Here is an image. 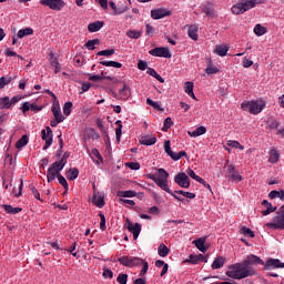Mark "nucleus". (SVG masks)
I'll list each match as a JSON object with an SVG mask.
<instances>
[{"label":"nucleus","instance_id":"1","mask_svg":"<svg viewBox=\"0 0 284 284\" xmlns=\"http://www.w3.org/2000/svg\"><path fill=\"white\" fill-rule=\"evenodd\" d=\"M252 265H265V262H263L261 257L251 254L242 263H235L229 266L226 276L234 278L235 281L247 278V276H254L256 270H254Z\"/></svg>","mask_w":284,"mask_h":284},{"label":"nucleus","instance_id":"2","mask_svg":"<svg viewBox=\"0 0 284 284\" xmlns=\"http://www.w3.org/2000/svg\"><path fill=\"white\" fill-rule=\"evenodd\" d=\"M158 182H159V187L166 192L168 194H171L173 199H176V201H183V197H180L179 195L174 194V191H172L168 184V179H170V173L165 171V169H158Z\"/></svg>","mask_w":284,"mask_h":284},{"label":"nucleus","instance_id":"3","mask_svg":"<svg viewBox=\"0 0 284 284\" xmlns=\"http://www.w3.org/2000/svg\"><path fill=\"white\" fill-rule=\"evenodd\" d=\"M266 227L271 230H284V205H282L276 215L273 217V222L266 223Z\"/></svg>","mask_w":284,"mask_h":284},{"label":"nucleus","instance_id":"4","mask_svg":"<svg viewBox=\"0 0 284 284\" xmlns=\"http://www.w3.org/2000/svg\"><path fill=\"white\" fill-rule=\"evenodd\" d=\"M65 168L64 162L55 161L47 171V181L52 183L57 175L61 174V171Z\"/></svg>","mask_w":284,"mask_h":284},{"label":"nucleus","instance_id":"5","mask_svg":"<svg viewBox=\"0 0 284 284\" xmlns=\"http://www.w3.org/2000/svg\"><path fill=\"white\" fill-rule=\"evenodd\" d=\"M263 102L257 100L243 102L241 104L242 110H244V112H250V114H261V112H263Z\"/></svg>","mask_w":284,"mask_h":284},{"label":"nucleus","instance_id":"6","mask_svg":"<svg viewBox=\"0 0 284 284\" xmlns=\"http://www.w3.org/2000/svg\"><path fill=\"white\" fill-rule=\"evenodd\" d=\"M254 8V2L252 0H242L231 8L233 14H243L247 12V10H252Z\"/></svg>","mask_w":284,"mask_h":284},{"label":"nucleus","instance_id":"7","mask_svg":"<svg viewBox=\"0 0 284 284\" xmlns=\"http://www.w3.org/2000/svg\"><path fill=\"white\" fill-rule=\"evenodd\" d=\"M118 263L124 267H139L143 263L141 257L121 256L118 258Z\"/></svg>","mask_w":284,"mask_h":284},{"label":"nucleus","instance_id":"8","mask_svg":"<svg viewBox=\"0 0 284 284\" xmlns=\"http://www.w3.org/2000/svg\"><path fill=\"white\" fill-rule=\"evenodd\" d=\"M40 6H45L50 10L61 12L65 8V2L63 0H40Z\"/></svg>","mask_w":284,"mask_h":284},{"label":"nucleus","instance_id":"9","mask_svg":"<svg viewBox=\"0 0 284 284\" xmlns=\"http://www.w3.org/2000/svg\"><path fill=\"white\" fill-rule=\"evenodd\" d=\"M151 57H160L163 59H172V53H170V49L168 47H156L149 51Z\"/></svg>","mask_w":284,"mask_h":284},{"label":"nucleus","instance_id":"10","mask_svg":"<svg viewBox=\"0 0 284 284\" xmlns=\"http://www.w3.org/2000/svg\"><path fill=\"white\" fill-rule=\"evenodd\" d=\"M53 136H54V134L50 126H47L45 129H43L41 131V139H42V141H45L43 150H48V148H50V145H52Z\"/></svg>","mask_w":284,"mask_h":284},{"label":"nucleus","instance_id":"11","mask_svg":"<svg viewBox=\"0 0 284 284\" xmlns=\"http://www.w3.org/2000/svg\"><path fill=\"white\" fill-rule=\"evenodd\" d=\"M172 16V11L168 10L165 8H159L151 10V18L155 21H159V19H165V17Z\"/></svg>","mask_w":284,"mask_h":284},{"label":"nucleus","instance_id":"12","mask_svg":"<svg viewBox=\"0 0 284 284\" xmlns=\"http://www.w3.org/2000/svg\"><path fill=\"white\" fill-rule=\"evenodd\" d=\"M174 181L176 185H179L180 187H184V189L190 187V176H187V174H185L184 172L178 173L174 176Z\"/></svg>","mask_w":284,"mask_h":284},{"label":"nucleus","instance_id":"13","mask_svg":"<svg viewBox=\"0 0 284 284\" xmlns=\"http://www.w3.org/2000/svg\"><path fill=\"white\" fill-rule=\"evenodd\" d=\"M92 203L97 205L100 210L105 207V193L94 192Z\"/></svg>","mask_w":284,"mask_h":284},{"label":"nucleus","instance_id":"14","mask_svg":"<svg viewBox=\"0 0 284 284\" xmlns=\"http://www.w3.org/2000/svg\"><path fill=\"white\" fill-rule=\"evenodd\" d=\"M226 175L231 179V181H236V183H241V181H243V176L239 174V171H236L232 164L227 166Z\"/></svg>","mask_w":284,"mask_h":284},{"label":"nucleus","instance_id":"15","mask_svg":"<svg viewBox=\"0 0 284 284\" xmlns=\"http://www.w3.org/2000/svg\"><path fill=\"white\" fill-rule=\"evenodd\" d=\"M126 229L129 230V232H131V234H133L134 241H136V239H139V234H141V224H132L130 220H126Z\"/></svg>","mask_w":284,"mask_h":284},{"label":"nucleus","instance_id":"16","mask_svg":"<svg viewBox=\"0 0 284 284\" xmlns=\"http://www.w3.org/2000/svg\"><path fill=\"white\" fill-rule=\"evenodd\" d=\"M265 270H272L278 268V267H284V263L281 262L278 258H268L266 263L264 264Z\"/></svg>","mask_w":284,"mask_h":284},{"label":"nucleus","instance_id":"17","mask_svg":"<svg viewBox=\"0 0 284 284\" xmlns=\"http://www.w3.org/2000/svg\"><path fill=\"white\" fill-rule=\"evenodd\" d=\"M51 111L54 119H58L59 121H65L63 113H61V105H59V102H53Z\"/></svg>","mask_w":284,"mask_h":284},{"label":"nucleus","instance_id":"18","mask_svg":"<svg viewBox=\"0 0 284 284\" xmlns=\"http://www.w3.org/2000/svg\"><path fill=\"white\" fill-rule=\"evenodd\" d=\"M262 207L265 209L262 211L263 216H267L272 214V212H276V207H273L272 203H270L267 200L262 202Z\"/></svg>","mask_w":284,"mask_h":284},{"label":"nucleus","instance_id":"19","mask_svg":"<svg viewBox=\"0 0 284 284\" xmlns=\"http://www.w3.org/2000/svg\"><path fill=\"white\" fill-rule=\"evenodd\" d=\"M187 37L193 41H199V27L196 24H192L189 27Z\"/></svg>","mask_w":284,"mask_h":284},{"label":"nucleus","instance_id":"20","mask_svg":"<svg viewBox=\"0 0 284 284\" xmlns=\"http://www.w3.org/2000/svg\"><path fill=\"white\" fill-rule=\"evenodd\" d=\"M205 132H207V129L205 126H199L194 131H187V134L189 136L196 139V136H203Z\"/></svg>","mask_w":284,"mask_h":284},{"label":"nucleus","instance_id":"21","mask_svg":"<svg viewBox=\"0 0 284 284\" xmlns=\"http://www.w3.org/2000/svg\"><path fill=\"white\" fill-rule=\"evenodd\" d=\"M103 26H105V22H103V21L91 22L88 26V30H89V32H99V30H101V28H103Z\"/></svg>","mask_w":284,"mask_h":284},{"label":"nucleus","instance_id":"22","mask_svg":"<svg viewBox=\"0 0 284 284\" xmlns=\"http://www.w3.org/2000/svg\"><path fill=\"white\" fill-rule=\"evenodd\" d=\"M119 94L122 101H128V99H130V87L124 83L123 87L119 90Z\"/></svg>","mask_w":284,"mask_h":284},{"label":"nucleus","instance_id":"23","mask_svg":"<svg viewBox=\"0 0 284 284\" xmlns=\"http://www.w3.org/2000/svg\"><path fill=\"white\" fill-rule=\"evenodd\" d=\"M51 57V65L54 68V74H59L61 72V63H59V58L54 57V53H50Z\"/></svg>","mask_w":284,"mask_h":284},{"label":"nucleus","instance_id":"24","mask_svg":"<svg viewBox=\"0 0 284 284\" xmlns=\"http://www.w3.org/2000/svg\"><path fill=\"white\" fill-rule=\"evenodd\" d=\"M154 143H156V135L142 136V140H141L142 145H154Z\"/></svg>","mask_w":284,"mask_h":284},{"label":"nucleus","instance_id":"25","mask_svg":"<svg viewBox=\"0 0 284 284\" xmlns=\"http://www.w3.org/2000/svg\"><path fill=\"white\" fill-rule=\"evenodd\" d=\"M223 265H225V257L219 256L213 261L211 267H212V270H221V267H223Z\"/></svg>","mask_w":284,"mask_h":284},{"label":"nucleus","instance_id":"26","mask_svg":"<svg viewBox=\"0 0 284 284\" xmlns=\"http://www.w3.org/2000/svg\"><path fill=\"white\" fill-rule=\"evenodd\" d=\"M116 196L120 199H133V196H136V192L129 190V191H118Z\"/></svg>","mask_w":284,"mask_h":284},{"label":"nucleus","instance_id":"27","mask_svg":"<svg viewBox=\"0 0 284 284\" xmlns=\"http://www.w3.org/2000/svg\"><path fill=\"white\" fill-rule=\"evenodd\" d=\"M195 247H197V250H200V252H203V254H205V252H207V247H205V239L200 237L195 241H193Z\"/></svg>","mask_w":284,"mask_h":284},{"label":"nucleus","instance_id":"28","mask_svg":"<svg viewBox=\"0 0 284 284\" xmlns=\"http://www.w3.org/2000/svg\"><path fill=\"white\" fill-rule=\"evenodd\" d=\"M12 102L9 97L0 98V110H10Z\"/></svg>","mask_w":284,"mask_h":284},{"label":"nucleus","instance_id":"29","mask_svg":"<svg viewBox=\"0 0 284 284\" xmlns=\"http://www.w3.org/2000/svg\"><path fill=\"white\" fill-rule=\"evenodd\" d=\"M4 212H7V214H19V212H22L23 209L21 207H14L12 205H8V204H3L2 205Z\"/></svg>","mask_w":284,"mask_h":284},{"label":"nucleus","instance_id":"30","mask_svg":"<svg viewBox=\"0 0 284 284\" xmlns=\"http://www.w3.org/2000/svg\"><path fill=\"white\" fill-rule=\"evenodd\" d=\"M146 74H150V77H153V78L156 79V81H159L160 83H165V80L163 79V77H161V74H159V73L156 72V70H154V69H152V68H148Z\"/></svg>","mask_w":284,"mask_h":284},{"label":"nucleus","instance_id":"31","mask_svg":"<svg viewBox=\"0 0 284 284\" xmlns=\"http://www.w3.org/2000/svg\"><path fill=\"white\" fill-rule=\"evenodd\" d=\"M268 154H270V158H268L270 163H278V159H281V155L278 154V150L272 149Z\"/></svg>","mask_w":284,"mask_h":284},{"label":"nucleus","instance_id":"32","mask_svg":"<svg viewBox=\"0 0 284 284\" xmlns=\"http://www.w3.org/2000/svg\"><path fill=\"white\" fill-rule=\"evenodd\" d=\"M67 179H68V181H75V179H79V169H77V168L70 169L67 172Z\"/></svg>","mask_w":284,"mask_h":284},{"label":"nucleus","instance_id":"33","mask_svg":"<svg viewBox=\"0 0 284 284\" xmlns=\"http://www.w3.org/2000/svg\"><path fill=\"white\" fill-rule=\"evenodd\" d=\"M158 254L159 256H161L162 258H165V256H168V254H170V248L164 244H160V246L158 247Z\"/></svg>","mask_w":284,"mask_h":284},{"label":"nucleus","instance_id":"34","mask_svg":"<svg viewBox=\"0 0 284 284\" xmlns=\"http://www.w3.org/2000/svg\"><path fill=\"white\" fill-rule=\"evenodd\" d=\"M34 34V30L32 28H26L18 31V39H23V37H30Z\"/></svg>","mask_w":284,"mask_h":284},{"label":"nucleus","instance_id":"35","mask_svg":"<svg viewBox=\"0 0 284 284\" xmlns=\"http://www.w3.org/2000/svg\"><path fill=\"white\" fill-rule=\"evenodd\" d=\"M115 125H118V128L115 130V136H116V141L119 143V142H121V135L123 134V123L121 122V120H118L115 122Z\"/></svg>","mask_w":284,"mask_h":284},{"label":"nucleus","instance_id":"36","mask_svg":"<svg viewBox=\"0 0 284 284\" xmlns=\"http://www.w3.org/2000/svg\"><path fill=\"white\" fill-rule=\"evenodd\" d=\"M29 138L27 134L22 135L21 139L16 143L17 150H21V148H26L28 145Z\"/></svg>","mask_w":284,"mask_h":284},{"label":"nucleus","instance_id":"37","mask_svg":"<svg viewBox=\"0 0 284 284\" xmlns=\"http://www.w3.org/2000/svg\"><path fill=\"white\" fill-rule=\"evenodd\" d=\"M230 50V48H227V45H217L215 48V53L219 57H225L227 54V51Z\"/></svg>","mask_w":284,"mask_h":284},{"label":"nucleus","instance_id":"38","mask_svg":"<svg viewBox=\"0 0 284 284\" xmlns=\"http://www.w3.org/2000/svg\"><path fill=\"white\" fill-rule=\"evenodd\" d=\"M100 63L105 68H123V64L116 61H101Z\"/></svg>","mask_w":284,"mask_h":284},{"label":"nucleus","instance_id":"39","mask_svg":"<svg viewBox=\"0 0 284 284\" xmlns=\"http://www.w3.org/2000/svg\"><path fill=\"white\" fill-rule=\"evenodd\" d=\"M254 32H255L256 37H263V34L267 33V29L261 24H256L254 27Z\"/></svg>","mask_w":284,"mask_h":284},{"label":"nucleus","instance_id":"40","mask_svg":"<svg viewBox=\"0 0 284 284\" xmlns=\"http://www.w3.org/2000/svg\"><path fill=\"white\" fill-rule=\"evenodd\" d=\"M142 34H143L142 31H136V30L126 31V37H129V39H141Z\"/></svg>","mask_w":284,"mask_h":284},{"label":"nucleus","instance_id":"41","mask_svg":"<svg viewBox=\"0 0 284 284\" xmlns=\"http://www.w3.org/2000/svg\"><path fill=\"white\" fill-rule=\"evenodd\" d=\"M99 43H101L99 39L89 40L84 44V48H87V50H94V45H99Z\"/></svg>","mask_w":284,"mask_h":284},{"label":"nucleus","instance_id":"42","mask_svg":"<svg viewBox=\"0 0 284 284\" xmlns=\"http://www.w3.org/2000/svg\"><path fill=\"white\" fill-rule=\"evenodd\" d=\"M63 134L60 132V134L58 135V139H59V150L57 151V156L58 159H61V154H63Z\"/></svg>","mask_w":284,"mask_h":284},{"label":"nucleus","instance_id":"43","mask_svg":"<svg viewBox=\"0 0 284 284\" xmlns=\"http://www.w3.org/2000/svg\"><path fill=\"white\" fill-rule=\"evenodd\" d=\"M227 145L230 148H235L236 150H245V146H243V144H241L239 141L230 140Z\"/></svg>","mask_w":284,"mask_h":284},{"label":"nucleus","instance_id":"44","mask_svg":"<svg viewBox=\"0 0 284 284\" xmlns=\"http://www.w3.org/2000/svg\"><path fill=\"white\" fill-rule=\"evenodd\" d=\"M240 234H243L244 236H250V239H254V233H253V231H251L248 227H246V226H243V227H241V230H240Z\"/></svg>","mask_w":284,"mask_h":284},{"label":"nucleus","instance_id":"45","mask_svg":"<svg viewBox=\"0 0 284 284\" xmlns=\"http://www.w3.org/2000/svg\"><path fill=\"white\" fill-rule=\"evenodd\" d=\"M71 112H72V102H70V101L65 102L63 105V114L65 116H70Z\"/></svg>","mask_w":284,"mask_h":284},{"label":"nucleus","instance_id":"46","mask_svg":"<svg viewBox=\"0 0 284 284\" xmlns=\"http://www.w3.org/2000/svg\"><path fill=\"white\" fill-rule=\"evenodd\" d=\"M29 190H30V192H32L34 199H37L38 201H43V200H41V194L39 193V190H37V187L34 185L30 184Z\"/></svg>","mask_w":284,"mask_h":284},{"label":"nucleus","instance_id":"47","mask_svg":"<svg viewBox=\"0 0 284 284\" xmlns=\"http://www.w3.org/2000/svg\"><path fill=\"white\" fill-rule=\"evenodd\" d=\"M55 178L58 179L60 185H62L64 190H68V180H65V178L61 173L55 175Z\"/></svg>","mask_w":284,"mask_h":284},{"label":"nucleus","instance_id":"48","mask_svg":"<svg viewBox=\"0 0 284 284\" xmlns=\"http://www.w3.org/2000/svg\"><path fill=\"white\" fill-rule=\"evenodd\" d=\"M186 173H187V175H189L191 179H193L194 181H201V182H203V178L196 175V173L194 172V170L187 169Z\"/></svg>","mask_w":284,"mask_h":284},{"label":"nucleus","instance_id":"49","mask_svg":"<svg viewBox=\"0 0 284 284\" xmlns=\"http://www.w3.org/2000/svg\"><path fill=\"white\" fill-rule=\"evenodd\" d=\"M146 104H148V105H151V108H154V110H159V111L163 110V109L161 108V104H159V102H155V101H153V100L150 99V98L146 99Z\"/></svg>","mask_w":284,"mask_h":284},{"label":"nucleus","instance_id":"50","mask_svg":"<svg viewBox=\"0 0 284 284\" xmlns=\"http://www.w3.org/2000/svg\"><path fill=\"white\" fill-rule=\"evenodd\" d=\"M184 92L192 94V92H194V82H185Z\"/></svg>","mask_w":284,"mask_h":284},{"label":"nucleus","instance_id":"51","mask_svg":"<svg viewBox=\"0 0 284 284\" xmlns=\"http://www.w3.org/2000/svg\"><path fill=\"white\" fill-rule=\"evenodd\" d=\"M114 49H106L98 52V57H112Z\"/></svg>","mask_w":284,"mask_h":284},{"label":"nucleus","instance_id":"52","mask_svg":"<svg viewBox=\"0 0 284 284\" xmlns=\"http://www.w3.org/2000/svg\"><path fill=\"white\" fill-rule=\"evenodd\" d=\"M100 216V230L102 232H105V230H108V227L105 226V215L103 213H99Z\"/></svg>","mask_w":284,"mask_h":284},{"label":"nucleus","instance_id":"53","mask_svg":"<svg viewBox=\"0 0 284 284\" xmlns=\"http://www.w3.org/2000/svg\"><path fill=\"white\" fill-rule=\"evenodd\" d=\"M97 128H99V130L103 133V134H108V129H105V125H103V120L98 119L97 120Z\"/></svg>","mask_w":284,"mask_h":284},{"label":"nucleus","instance_id":"54","mask_svg":"<svg viewBox=\"0 0 284 284\" xmlns=\"http://www.w3.org/2000/svg\"><path fill=\"white\" fill-rule=\"evenodd\" d=\"M202 12L207 17H214V9L212 7H203Z\"/></svg>","mask_w":284,"mask_h":284},{"label":"nucleus","instance_id":"55","mask_svg":"<svg viewBox=\"0 0 284 284\" xmlns=\"http://www.w3.org/2000/svg\"><path fill=\"white\" fill-rule=\"evenodd\" d=\"M116 281L119 284H128V274L120 273Z\"/></svg>","mask_w":284,"mask_h":284},{"label":"nucleus","instance_id":"56","mask_svg":"<svg viewBox=\"0 0 284 284\" xmlns=\"http://www.w3.org/2000/svg\"><path fill=\"white\" fill-rule=\"evenodd\" d=\"M102 276L104 278H114V272H112L110 268H103Z\"/></svg>","mask_w":284,"mask_h":284},{"label":"nucleus","instance_id":"57","mask_svg":"<svg viewBox=\"0 0 284 284\" xmlns=\"http://www.w3.org/2000/svg\"><path fill=\"white\" fill-rule=\"evenodd\" d=\"M206 74H216L219 72V68L209 64L207 68L205 69Z\"/></svg>","mask_w":284,"mask_h":284},{"label":"nucleus","instance_id":"58","mask_svg":"<svg viewBox=\"0 0 284 284\" xmlns=\"http://www.w3.org/2000/svg\"><path fill=\"white\" fill-rule=\"evenodd\" d=\"M187 263H191L192 265H199V255H190L189 260H186Z\"/></svg>","mask_w":284,"mask_h":284},{"label":"nucleus","instance_id":"59","mask_svg":"<svg viewBox=\"0 0 284 284\" xmlns=\"http://www.w3.org/2000/svg\"><path fill=\"white\" fill-rule=\"evenodd\" d=\"M126 168H130V170H141V164L139 162H128Z\"/></svg>","mask_w":284,"mask_h":284},{"label":"nucleus","instance_id":"60","mask_svg":"<svg viewBox=\"0 0 284 284\" xmlns=\"http://www.w3.org/2000/svg\"><path fill=\"white\" fill-rule=\"evenodd\" d=\"M11 81H12V78H6V77L0 78V90L1 88H6V85H8V83H10Z\"/></svg>","mask_w":284,"mask_h":284},{"label":"nucleus","instance_id":"61","mask_svg":"<svg viewBox=\"0 0 284 284\" xmlns=\"http://www.w3.org/2000/svg\"><path fill=\"white\" fill-rule=\"evenodd\" d=\"M128 10H130V8H128L125 4H122L121 7L116 8L115 16L123 14V12H128Z\"/></svg>","mask_w":284,"mask_h":284},{"label":"nucleus","instance_id":"62","mask_svg":"<svg viewBox=\"0 0 284 284\" xmlns=\"http://www.w3.org/2000/svg\"><path fill=\"white\" fill-rule=\"evenodd\" d=\"M74 250H77V242H73L72 246L70 248H67V252H69L71 256H75L77 257L78 253L74 252Z\"/></svg>","mask_w":284,"mask_h":284},{"label":"nucleus","instance_id":"63","mask_svg":"<svg viewBox=\"0 0 284 284\" xmlns=\"http://www.w3.org/2000/svg\"><path fill=\"white\" fill-rule=\"evenodd\" d=\"M171 142L170 140L164 141V152L169 155L172 154V148L170 146Z\"/></svg>","mask_w":284,"mask_h":284},{"label":"nucleus","instance_id":"64","mask_svg":"<svg viewBox=\"0 0 284 284\" xmlns=\"http://www.w3.org/2000/svg\"><path fill=\"white\" fill-rule=\"evenodd\" d=\"M138 68H139V70H148V62L143 61V60H140L138 62Z\"/></svg>","mask_w":284,"mask_h":284}]
</instances>
